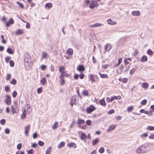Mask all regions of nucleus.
I'll return each instance as SVG.
<instances>
[{
    "instance_id": "nucleus-1",
    "label": "nucleus",
    "mask_w": 154,
    "mask_h": 154,
    "mask_svg": "<svg viewBox=\"0 0 154 154\" xmlns=\"http://www.w3.org/2000/svg\"><path fill=\"white\" fill-rule=\"evenodd\" d=\"M147 151V149L146 147L143 145L141 146L138 149H137L135 151L137 153H146Z\"/></svg>"
},
{
    "instance_id": "nucleus-2",
    "label": "nucleus",
    "mask_w": 154,
    "mask_h": 154,
    "mask_svg": "<svg viewBox=\"0 0 154 154\" xmlns=\"http://www.w3.org/2000/svg\"><path fill=\"white\" fill-rule=\"evenodd\" d=\"M30 55L28 53H26L25 55L24 59V65H27L29 63H30Z\"/></svg>"
},
{
    "instance_id": "nucleus-3",
    "label": "nucleus",
    "mask_w": 154,
    "mask_h": 154,
    "mask_svg": "<svg viewBox=\"0 0 154 154\" xmlns=\"http://www.w3.org/2000/svg\"><path fill=\"white\" fill-rule=\"evenodd\" d=\"M98 5L97 2L92 1L91 2L89 6L90 8L93 9L95 7L98 6Z\"/></svg>"
},
{
    "instance_id": "nucleus-4",
    "label": "nucleus",
    "mask_w": 154,
    "mask_h": 154,
    "mask_svg": "<svg viewBox=\"0 0 154 154\" xmlns=\"http://www.w3.org/2000/svg\"><path fill=\"white\" fill-rule=\"evenodd\" d=\"M11 98L9 96L6 95L5 96V102L8 105H10L11 103Z\"/></svg>"
},
{
    "instance_id": "nucleus-5",
    "label": "nucleus",
    "mask_w": 154,
    "mask_h": 154,
    "mask_svg": "<svg viewBox=\"0 0 154 154\" xmlns=\"http://www.w3.org/2000/svg\"><path fill=\"white\" fill-rule=\"evenodd\" d=\"M30 128V125H28L24 127V133L26 136L28 135Z\"/></svg>"
},
{
    "instance_id": "nucleus-6",
    "label": "nucleus",
    "mask_w": 154,
    "mask_h": 154,
    "mask_svg": "<svg viewBox=\"0 0 154 154\" xmlns=\"http://www.w3.org/2000/svg\"><path fill=\"white\" fill-rule=\"evenodd\" d=\"M94 110V107L92 105H91L90 107L87 108V111L88 113H90Z\"/></svg>"
},
{
    "instance_id": "nucleus-7",
    "label": "nucleus",
    "mask_w": 154,
    "mask_h": 154,
    "mask_svg": "<svg viewBox=\"0 0 154 154\" xmlns=\"http://www.w3.org/2000/svg\"><path fill=\"white\" fill-rule=\"evenodd\" d=\"M76 99L75 97H72L70 99V104L71 105V106H72L74 104H76Z\"/></svg>"
},
{
    "instance_id": "nucleus-8",
    "label": "nucleus",
    "mask_w": 154,
    "mask_h": 154,
    "mask_svg": "<svg viewBox=\"0 0 154 154\" xmlns=\"http://www.w3.org/2000/svg\"><path fill=\"white\" fill-rule=\"evenodd\" d=\"M116 125H111L109 126V128L106 130V131L108 132H110L111 131L114 130L116 128Z\"/></svg>"
},
{
    "instance_id": "nucleus-9",
    "label": "nucleus",
    "mask_w": 154,
    "mask_h": 154,
    "mask_svg": "<svg viewBox=\"0 0 154 154\" xmlns=\"http://www.w3.org/2000/svg\"><path fill=\"white\" fill-rule=\"evenodd\" d=\"M112 48V45L111 44H108L106 45L104 47L105 51L108 50L109 51Z\"/></svg>"
},
{
    "instance_id": "nucleus-10",
    "label": "nucleus",
    "mask_w": 154,
    "mask_h": 154,
    "mask_svg": "<svg viewBox=\"0 0 154 154\" xmlns=\"http://www.w3.org/2000/svg\"><path fill=\"white\" fill-rule=\"evenodd\" d=\"M14 23V20L12 19L11 18L8 22H7L5 23L6 25L7 26H9L10 24H12Z\"/></svg>"
},
{
    "instance_id": "nucleus-11",
    "label": "nucleus",
    "mask_w": 154,
    "mask_h": 154,
    "mask_svg": "<svg viewBox=\"0 0 154 154\" xmlns=\"http://www.w3.org/2000/svg\"><path fill=\"white\" fill-rule=\"evenodd\" d=\"M107 22L109 24L112 25H116L117 24V22L116 21H112L110 19L107 20Z\"/></svg>"
},
{
    "instance_id": "nucleus-12",
    "label": "nucleus",
    "mask_w": 154,
    "mask_h": 154,
    "mask_svg": "<svg viewBox=\"0 0 154 154\" xmlns=\"http://www.w3.org/2000/svg\"><path fill=\"white\" fill-rule=\"evenodd\" d=\"M131 14L134 16H139L140 15V12L138 11H133L132 12Z\"/></svg>"
},
{
    "instance_id": "nucleus-13",
    "label": "nucleus",
    "mask_w": 154,
    "mask_h": 154,
    "mask_svg": "<svg viewBox=\"0 0 154 154\" xmlns=\"http://www.w3.org/2000/svg\"><path fill=\"white\" fill-rule=\"evenodd\" d=\"M85 69L84 67L82 65L79 66L77 68V70L79 71H83Z\"/></svg>"
},
{
    "instance_id": "nucleus-14",
    "label": "nucleus",
    "mask_w": 154,
    "mask_h": 154,
    "mask_svg": "<svg viewBox=\"0 0 154 154\" xmlns=\"http://www.w3.org/2000/svg\"><path fill=\"white\" fill-rule=\"evenodd\" d=\"M64 68L62 67H59V71L61 73V75L60 76V78H61L62 76H64L63 74L64 72Z\"/></svg>"
},
{
    "instance_id": "nucleus-15",
    "label": "nucleus",
    "mask_w": 154,
    "mask_h": 154,
    "mask_svg": "<svg viewBox=\"0 0 154 154\" xmlns=\"http://www.w3.org/2000/svg\"><path fill=\"white\" fill-rule=\"evenodd\" d=\"M68 146H69L70 147H73L74 148H75L76 147V144L73 142H70L67 145Z\"/></svg>"
},
{
    "instance_id": "nucleus-16",
    "label": "nucleus",
    "mask_w": 154,
    "mask_h": 154,
    "mask_svg": "<svg viewBox=\"0 0 154 154\" xmlns=\"http://www.w3.org/2000/svg\"><path fill=\"white\" fill-rule=\"evenodd\" d=\"M66 53L69 55H71L73 54V51L72 49L69 48L67 50Z\"/></svg>"
},
{
    "instance_id": "nucleus-17",
    "label": "nucleus",
    "mask_w": 154,
    "mask_h": 154,
    "mask_svg": "<svg viewBox=\"0 0 154 154\" xmlns=\"http://www.w3.org/2000/svg\"><path fill=\"white\" fill-rule=\"evenodd\" d=\"M52 6V4L51 3H47L45 4V7L46 9L51 8Z\"/></svg>"
},
{
    "instance_id": "nucleus-18",
    "label": "nucleus",
    "mask_w": 154,
    "mask_h": 154,
    "mask_svg": "<svg viewBox=\"0 0 154 154\" xmlns=\"http://www.w3.org/2000/svg\"><path fill=\"white\" fill-rule=\"evenodd\" d=\"M147 58L145 55L143 56L140 59V61L141 62H145L147 61Z\"/></svg>"
},
{
    "instance_id": "nucleus-19",
    "label": "nucleus",
    "mask_w": 154,
    "mask_h": 154,
    "mask_svg": "<svg viewBox=\"0 0 154 154\" xmlns=\"http://www.w3.org/2000/svg\"><path fill=\"white\" fill-rule=\"evenodd\" d=\"M23 33V31L21 29H18L16 30L15 33L17 35L19 34H22Z\"/></svg>"
},
{
    "instance_id": "nucleus-20",
    "label": "nucleus",
    "mask_w": 154,
    "mask_h": 154,
    "mask_svg": "<svg viewBox=\"0 0 154 154\" xmlns=\"http://www.w3.org/2000/svg\"><path fill=\"white\" fill-rule=\"evenodd\" d=\"M99 139L97 138L95 140H93L92 142V145L93 146H95L99 142Z\"/></svg>"
},
{
    "instance_id": "nucleus-21",
    "label": "nucleus",
    "mask_w": 154,
    "mask_h": 154,
    "mask_svg": "<svg viewBox=\"0 0 154 154\" xmlns=\"http://www.w3.org/2000/svg\"><path fill=\"white\" fill-rule=\"evenodd\" d=\"M47 53L43 52L42 53V59H46L47 57Z\"/></svg>"
},
{
    "instance_id": "nucleus-22",
    "label": "nucleus",
    "mask_w": 154,
    "mask_h": 154,
    "mask_svg": "<svg viewBox=\"0 0 154 154\" xmlns=\"http://www.w3.org/2000/svg\"><path fill=\"white\" fill-rule=\"evenodd\" d=\"M102 25V24L98 23H95L93 25H90V27H99L101 26Z\"/></svg>"
},
{
    "instance_id": "nucleus-23",
    "label": "nucleus",
    "mask_w": 154,
    "mask_h": 154,
    "mask_svg": "<svg viewBox=\"0 0 154 154\" xmlns=\"http://www.w3.org/2000/svg\"><path fill=\"white\" fill-rule=\"evenodd\" d=\"M40 82L42 85H45L46 83V79L45 77L43 78L41 80Z\"/></svg>"
},
{
    "instance_id": "nucleus-24",
    "label": "nucleus",
    "mask_w": 154,
    "mask_h": 154,
    "mask_svg": "<svg viewBox=\"0 0 154 154\" xmlns=\"http://www.w3.org/2000/svg\"><path fill=\"white\" fill-rule=\"evenodd\" d=\"M99 102L100 103V105H101L104 106L106 105L105 100L103 99L100 100Z\"/></svg>"
},
{
    "instance_id": "nucleus-25",
    "label": "nucleus",
    "mask_w": 154,
    "mask_h": 154,
    "mask_svg": "<svg viewBox=\"0 0 154 154\" xmlns=\"http://www.w3.org/2000/svg\"><path fill=\"white\" fill-rule=\"evenodd\" d=\"M100 77L102 78H107L108 75L106 74H102L100 73H99Z\"/></svg>"
},
{
    "instance_id": "nucleus-26",
    "label": "nucleus",
    "mask_w": 154,
    "mask_h": 154,
    "mask_svg": "<svg viewBox=\"0 0 154 154\" xmlns=\"http://www.w3.org/2000/svg\"><path fill=\"white\" fill-rule=\"evenodd\" d=\"M63 76H62L61 78L59 77V78L60 79V83L61 85H63L65 83V82L63 79Z\"/></svg>"
},
{
    "instance_id": "nucleus-27",
    "label": "nucleus",
    "mask_w": 154,
    "mask_h": 154,
    "mask_svg": "<svg viewBox=\"0 0 154 154\" xmlns=\"http://www.w3.org/2000/svg\"><path fill=\"white\" fill-rule=\"evenodd\" d=\"M51 151V147H49L46 151L45 154H50Z\"/></svg>"
},
{
    "instance_id": "nucleus-28",
    "label": "nucleus",
    "mask_w": 154,
    "mask_h": 154,
    "mask_svg": "<svg viewBox=\"0 0 154 154\" xmlns=\"http://www.w3.org/2000/svg\"><path fill=\"white\" fill-rule=\"evenodd\" d=\"M119 80L120 81H121L123 82L124 83H125L127 82L128 81V79L126 78H124L123 79L119 78Z\"/></svg>"
},
{
    "instance_id": "nucleus-29",
    "label": "nucleus",
    "mask_w": 154,
    "mask_h": 154,
    "mask_svg": "<svg viewBox=\"0 0 154 154\" xmlns=\"http://www.w3.org/2000/svg\"><path fill=\"white\" fill-rule=\"evenodd\" d=\"M58 122H56L53 125L52 127V128L53 129H55L57 128Z\"/></svg>"
},
{
    "instance_id": "nucleus-30",
    "label": "nucleus",
    "mask_w": 154,
    "mask_h": 154,
    "mask_svg": "<svg viewBox=\"0 0 154 154\" xmlns=\"http://www.w3.org/2000/svg\"><path fill=\"white\" fill-rule=\"evenodd\" d=\"M26 113V109H24L23 112V113L22 115H21V118L22 119H23L25 118Z\"/></svg>"
},
{
    "instance_id": "nucleus-31",
    "label": "nucleus",
    "mask_w": 154,
    "mask_h": 154,
    "mask_svg": "<svg viewBox=\"0 0 154 154\" xmlns=\"http://www.w3.org/2000/svg\"><path fill=\"white\" fill-rule=\"evenodd\" d=\"M142 87L144 88H147L149 86V84L146 82L143 83L142 85Z\"/></svg>"
},
{
    "instance_id": "nucleus-32",
    "label": "nucleus",
    "mask_w": 154,
    "mask_h": 154,
    "mask_svg": "<svg viewBox=\"0 0 154 154\" xmlns=\"http://www.w3.org/2000/svg\"><path fill=\"white\" fill-rule=\"evenodd\" d=\"M78 123L79 125L83 124L85 123V121L82 119H78Z\"/></svg>"
},
{
    "instance_id": "nucleus-33",
    "label": "nucleus",
    "mask_w": 154,
    "mask_h": 154,
    "mask_svg": "<svg viewBox=\"0 0 154 154\" xmlns=\"http://www.w3.org/2000/svg\"><path fill=\"white\" fill-rule=\"evenodd\" d=\"M65 145V143L64 142H61L59 144V145L58 146V147L59 148H60L63 146H64Z\"/></svg>"
},
{
    "instance_id": "nucleus-34",
    "label": "nucleus",
    "mask_w": 154,
    "mask_h": 154,
    "mask_svg": "<svg viewBox=\"0 0 154 154\" xmlns=\"http://www.w3.org/2000/svg\"><path fill=\"white\" fill-rule=\"evenodd\" d=\"M90 79L92 82H95V81L94 75L93 74L91 75L90 76Z\"/></svg>"
},
{
    "instance_id": "nucleus-35",
    "label": "nucleus",
    "mask_w": 154,
    "mask_h": 154,
    "mask_svg": "<svg viewBox=\"0 0 154 154\" xmlns=\"http://www.w3.org/2000/svg\"><path fill=\"white\" fill-rule=\"evenodd\" d=\"M147 102V100L146 99H144L142 100L141 102V104L142 106H144L146 104Z\"/></svg>"
},
{
    "instance_id": "nucleus-36",
    "label": "nucleus",
    "mask_w": 154,
    "mask_h": 154,
    "mask_svg": "<svg viewBox=\"0 0 154 154\" xmlns=\"http://www.w3.org/2000/svg\"><path fill=\"white\" fill-rule=\"evenodd\" d=\"M147 130H148L150 131H152L154 130V126H149L147 127L146 129Z\"/></svg>"
},
{
    "instance_id": "nucleus-37",
    "label": "nucleus",
    "mask_w": 154,
    "mask_h": 154,
    "mask_svg": "<svg viewBox=\"0 0 154 154\" xmlns=\"http://www.w3.org/2000/svg\"><path fill=\"white\" fill-rule=\"evenodd\" d=\"M87 137V136H86V135H85V134L83 133H82L81 134V139L82 140H83V139H84L85 138H86Z\"/></svg>"
},
{
    "instance_id": "nucleus-38",
    "label": "nucleus",
    "mask_w": 154,
    "mask_h": 154,
    "mask_svg": "<svg viewBox=\"0 0 154 154\" xmlns=\"http://www.w3.org/2000/svg\"><path fill=\"white\" fill-rule=\"evenodd\" d=\"M147 54L150 56L152 55L153 54V52L149 49L147 51Z\"/></svg>"
},
{
    "instance_id": "nucleus-39",
    "label": "nucleus",
    "mask_w": 154,
    "mask_h": 154,
    "mask_svg": "<svg viewBox=\"0 0 154 154\" xmlns=\"http://www.w3.org/2000/svg\"><path fill=\"white\" fill-rule=\"evenodd\" d=\"M82 94L84 96H88V94H89V92H88V91H87L85 90V91H83L82 92Z\"/></svg>"
},
{
    "instance_id": "nucleus-40",
    "label": "nucleus",
    "mask_w": 154,
    "mask_h": 154,
    "mask_svg": "<svg viewBox=\"0 0 154 154\" xmlns=\"http://www.w3.org/2000/svg\"><path fill=\"white\" fill-rule=\"evenodd\" d=\"M123 68H124V67H123V65H121L120 66V67H119L120 69H119V72H118V73H121L123 69Z\"/></svg>"
},
{
    "instance_id": "nucleus-41",
    "label": "nucleus",
    "mask_w": 154,
    "mask_h": 154,
    "mask_svg": "<svg viewBox=\"0 0 154 154\" xmlns=\"http://www.w3.org/2000/svg\"><path fill=\"white\" fill-rule=\"evenodd\" d=\"M133 109V106H131L130 107H128L127 109V111L128 112H131Z\"/></svg>"
},
{
    "instance_id": "nucleus-42",
    "label": "nucleus",
    "mask_w": 154,
    "mask_h": 154,
    "mask_svg": "<svg viewBox=\"0 0 154 154\" xmlns=\"http://www.w3.org/2000/svg\"><path fill=\"white\" fill-rule=\"evenodd\" d=\"M19 5V6L21 8H23L24 7L23 5L20 2L17 1L16 2Z\"/></svg>"
},
{
    "instance_id": "nucleus-43",
    "label": "nucleus",
    "mask_w": 154,
    "mask_h": 154,
    "mask_svg": "<svg viewBox=\"0 0 154 154\" xmlns=\"http://www.w3.org/2000/svg\"><path fill=\"white\" fill-rule=\"evenodd\" d=\"M7 52L8 53L11 54H12L13 52V50L9 48H8V49H7Z\"/></svg>"
},
{
    "instance_id": "nucleus-44",
    "label": "nucleus",
    "mask_w": 154,
    "mask_h": 154,
    "mask_svg": "<svg viewBox=\"0 0 154 154\" xmlns=\"http://www.w3.org/2000/svg\"><path fill=\"white\" fill-rule=\"evenodd\" d=\"M104 151V148L103 147H101L99 150V152L101 153H103Z\"/></svg>"
},
{
    "instance_id": "nucleus-45",
    "label": "nucleus",
    "mask_w": 154,
    "mask_h": 154,
    "mask_svg": "<svg viewBox=\"0 0 154 154\" xmlns=\"http://www.w3.org/2000/svg\"><path fill=\"white\" fill-rule=\"evenodd\" d=\"M136 68H133L132 69H131L130 72V74L132 75L133 74L134 72L136 70Z\"/></svg>"
},
{
    "instance_id": "nucleus-46",
    "label": "nucleus",
    "mask_w": 154,
    "mask_h": 154,
    "mask_svg": "<svg viewBox=\"0 0 154 154\" xmlns=\"http://www.w3.org/2000/svg\"><path fill=\"white\" fill-rule=\"evenodd\" d=\"M118 97L117 96H114L112 97L111 99H110V102H112V101L113 100H114L115 99H118Z\"/></svg>"
},
{
    "instance_id": "nucleus-47",
    "label": "nucleus",
    "mask_w": 154,
    "mask_h": 154,
    "mask_svg": "<svg viewBox=\"0 0 154 154\" xmlns=\"http://www.w3.org/2000/svg\"><path fill=\"white\" fill-rule=\"evenodd\" d=\"M122 58H119L118 59V64L116 65V66H117L121 63L122 61Z\"/></svg>"
},
{
    "instance_id": "nucleus-48",
    "label": "nucleus",
    "mask_w": 154,
    "mask_h": 154,
    "mask_svg": "<svg viewBox=\"0 0 154 154\" xmlns=\"http://www.w3.org/2000/svg\"><path fill=\"white\" fill-rule=\"evenodd\" d=\"M109 66V65L108 64H106L105 65H103L102 67V68L104 69H106L108 68Z\"/></svg>"
},
{
    "instance_id": "nucleus-49",
    "label": "nucleus",
    "mask_w": 154,
    "mask_h": 154,
    "mask_svg": "<svg viewBox=\"0 0 154 154\" xmlns=\"http://www.w3.org/2000/svg\"><path fill=\"white\" fill-rule=\"evenodd\" d=\"M34 152V150L33 149H31L29 150H28L27 151V153L28 154H32Z\"/></svg>"
},
{
    "instance_id": "nucleus-50",
    "label": "nucleus",
    "mask_w": 154,
    "mask_h": 154,
    "mask_svg": "<svg viewBox=\"0 0 154 154\" xmlns=\"http://www.w3.org/2000/svg\"><path fill=\"white\" fill-rule=\"evenodd\" d=\"M17 81L15 79H13L12 81L10 82V83L11 84H12L14 85H15L16 84Z\"/></svg>"
},
{
    "instance_id": "nucleus-51",
    "label": "nucleus",
    "mask_w": 154,
    "mask_h": 154,
    "mask_svg": "<svg viewBox=\"0 0 154 154\" xmlns=\"http://www.w3.org/2000/svg\"><path fill=\"white\" fill-rule=\"evenodd\" d=\"M22 146V145L21 143H19L17 145V148L18 149H21Z\"/></svg>"
},
{
    "instance_id": "nucleus-52",
    "label": "nucleus",
    "mask_w": 154,
    "mask_h": 154,
    "mask_svg": "<svg viewBox=\"0 0 154 154\" xmlns=\"http://www.w3.org/2000/svg\"><path fill=\"white\" fill-rule=\"evenodd\" d=\"M11 78V75L10 74H7L6 75V80L7 81L9 80Z\"/></svg>"
},
{
    "instance_id": "nucleus-53",
    "label": "nucleus",
    "mask_w": 154,
    "mask_h": 154,
    "mask_svg": "<svg viewBox=\"0 0 154 154\" xmlns=\"http://www.w3.org/2000/svg\"><path fill=\"white\" fill-rule=\"evenodd\" d=\"M11 59L10 57H7L5 58V60L6 63H8Z\"/></svg>"
},
{
    "instance_id": "nucleus-54",
    "label": "nucleus",
    "mask_w": 154,
    "mask_h": 154,
    "mask_svg": "<svg viewBox=\"0 0 154 154\" xmlns=\"http://www.w3.org/2000/svg\"><path fill=\"white\" fill-rule=\"evenodd\" d=\"M10 64L11 67H13L14 66V62L13 60H11L10 61Z\"/></svg>"
},
{
    "instance_id": "nucleus-55",
    "label": "nucleus",
    "mask_w": 154,
    "mask_h": 154,
    "mask_svg": "<svg viewBox=\"0 0 154 154\" xmlns=\"http://www.w3.org/2000/svg\"><path fill=\"white\" fill-rule=\"evenodd\" d=\"M38 144L39 146H43V145L44 144V143L43 142L41 141H39L38 142Z\"/></svg>"
},
{
    "instance_id": "nucleus-56",
    "label": "nucleus",
    "mask_w": 154,
    "mask_h": 154,
    "mask_svg": "<svg viewBox=\"0 0 154 154\" xmlns=\"http://www.w3.org/2000/svg\"><path fill=\"white\" fill-rule=\"evenodd\" d=\"M42 89L41 88H38L37 90V93L38 94H40L42 92Z\"/></svg>"
},
{
    "instance_id": "nucleus-57",
    "label": "nucleus",
    "mask_w": 154,
    "mask_h": 154,
    "mask_svg": "<svg viewBox=\"0 0 154 154\" xmlns=\"http://www.w3.org/2000/svg\"><path fill=\"white\" fill-rule=\"evenodd\" d=\"M5 134H8L10 133V130L8 128L6 129L5 130Z\"/></svg>"
},
{
    "instance_id": "nucleus-58",
    "label": "nucleus",
    "mask_w": 154,
    "mask_h": 154,
    "mask_svg": "<svg viewBox=\"0 0 154 154\" xmlns=\"http://www.w3.org/2000/svg\"><path fill=\"white\" fill-rule=\"evenodd\" d=\"M17 95V93L15 91H14L12 94V96L13 97H15Z\"/></svg>"
},
{
    "instance_id": "nucleus-59",
    "label": "nucleus",
    "mask_w": 154,
    "mask_h": 154,
    "mask_svg": "<svg viewBox=\"0 0 154 154\" xmlns=\"http://www.w3.org/2000/svg\"><path fill=\"white\" fill-rule=\"evenodd\" d=\"M115 112V111L114 109H111L109 110L108 112V113L109 114H111L112 113H114Z\"/></svg>"
},
{
    "instance_id": "nucleus-60",
    "label": "nucleus",
    "mask_w": 154,
    "mask_h": 154,
    "mask_svg": "<svg viewBox=\"0 0 154 154\" xmlns=\"http://www.w3.org/2000/svg\"><path fill=\"white\" fill-rule=\"evenodd\" d=\"M5 122V120L4 119H2L0 121V123L2 125H4Z\"/></svg>"
},
{
    "instance_id": "nucleus-61",
    "label": "nucleus",
    "mask_w": 154,
    "mask_h": 154,
    "mask_svg": "<svg viewBox=\"0 0 154 154\" xmlns=\"http://www.w3.org/2000/svg\"><path fill=\"white\" fill-rule=\"evenodd\" d=\"M91 120H88L86 122V124L89 125H91Z\"/></svg>"
},
{
    "instance_id": "nucleus-62",
    "label": "nucleus",
    "mask_w": 154,
    "mask_h": 154,
    "mask_svg": "<svg viewBox=\"0 0 154 154\" xmlns=\"http://www.w3.org/2000/svg\"><path fill=\"white\" fill-rule=\"evenodd\" d=\"M79 76L80 77L81 79H82L83 78L84 76V73H82L80 74L79 75Z\"/></svg>"
},
{
    "instance_id": "nucleus-63",
    "label": "nucleus",
    "mask_w": 154,
    "mask_h": 154,
    "mask_svg": "<svg viewBox=\"0 0 154 154\" xmlns=\"http://www.w3.org/2000/svg\"><path fill=\"white\" fill-rule=\"evenodd\" d=\"M84 2L85 4L88 5L90 3L89 0H85Z\"/></svg>"
},
{
    "instance_id": "nucleus-64",
    "label": "nucleus",
    "mask_w": 154,
    "mask_h": 154,
    "mask_svg": "<svg viewBox=\"0 0 154 154\" xmlns=\"http://www.w3.org/2000/svg\"><path fill=\"white\" fill-rule=\"evenodd\" d=\"M149 138L150 139H154V134H151L149 136Z\"/></svg>"
}]
</instances>
